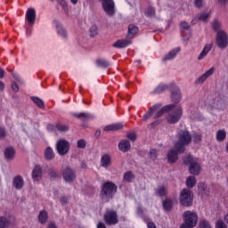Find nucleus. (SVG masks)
Masks as SVG:
<instances>
[{
  "instance_id": "nucleus-13",
  "label": "nucleus",
  "mask_w": 228,
  "mask_h": 228,
  "mask_svg": "<svg viewBox=\"0 0 228 228\" xmlns=\"http://www.w3.org/2000/svg\"><path fill=\"white\" fill-rule=\"evenodd\" d=\"M181 99H183V94H181V89L177 86H173L171 88V100L175 104H179L181 102Z\"/></svg>"
},
{
  "instance_id": "nucleus-47",
  "label": "nucleus",
  "mask_w": 228,
  "mask_h": 228,
  "mask_svg": "<svg viewBox=\"0 0 228 228\" xmlns=\"http://www.w3.org/2000/svg\"><path fill=\"white\" fill-rule=\"evenodd\" d=\"M208 17H209V13H206V12L200 13L199 15V20H201L202 22H206Z\"/></svg>"
},
{
  "instance_id": "nucleus-32",
  "label": "nucleus",
  "mask_w": 228,
  "mask_h": 228,
  "mask_svg": "<svg viewBox=\"0 0 228 228\" xmlns=\"http://www.w3.org/2000/svg\"><path fill=\"white\" fill-rule=\"evenodd\" d=\"M97 67H100V69H108L110 67V63L106 59H98L96 61Z\"/></svg>"
},
{
  "instance_id": "nucleus-61",
  "label": "nucleus",
  "mask_w": 228,
  "mask_h": 228,
  "mask_svg": "<svg viewBox=\"0 0 228 228\" xmlns=\"http://www.w3.org/2000/svg\"><path fill=\"white\" fill-rule=\"evenodd\" d=\"M193 227H195V226L191 225V224H186V223H183V224L180 226V228H193Z\"/></svg>"
},
{
  "instance_id": "nucleus-11",
  "label": "nucleus",
  "mask_w": 228,
  "mask_h": 228,
  "mask_svg": "<svg viewBox=\"0 0 228 228\" xmlns=\"http://www.w3.org/2000/svg\"><path fill=\"white\" fill-rule=\"evenodd\" d=\"M102 8L107 15L113 17L115 15V2L113 0H100Z\"/></svg>"
},
{
  "instance_id": "nucleus-16",
  "label": "nucleus",
  "mask_w": 228,
  "mask_h": 228,
  "mask_svg": "<svg viewBox=\"0 0 228 228\" xmlns=\"http://www.w3.org/2000/svg\"><path fill=\"white\" fill-rule=\"evenodd\" d=\"M179 53H181V47L172 49L162 58V61H172V60H175Z\"/></svg>"
},
{
  "instance_id": "nucleus-41",
  "label": "nucleus",
  "mask_w": 228,
  "mask_h": 228,
  "mask_svg": "<svg viewBox=\"0 0 228 228\" xmlns=\"http://www.w3.org/2000/svg\"><path fill=\"white\" fill-rule=\"evenodd\" d=\"M56 129L58 131H61V133H67V131H69V126L62 125V124H57L56 125Z\"/></svg>"
},
{
  "instance_id": "nucleus-3",
  "label": "nucleus",
  "mask_w": 228,
  "mask_h": 228,
  "mask_svg": "<svg viewBox=\"0 0 228 228\" xmlns=\"http://www.w3.org/2000/svg\"><path fill=\"white\" fill-rule=\"evenodd\" d=\"M191 143V134L188 131H182L178 134V141L175 144V149L177 152H184L186 145Z\"/></svg>"
},
{
  "instance_id": "nucleus-25",
  "label": "nucleus",
  "mask_w": 228,
  "mask_h": 228,
  "mask_svg": "<svg viewBox=\"0 0 228 228\" xmlns=\"http://www.w3.org/2000/svg\"><path fill=\"white\" fill-rule=\"evenodd\" d=\"M118 147L121 152H127L131 149V142L127 140H122Z\"/></svg>"
},
{
  "instance_id": "nucleus-45",
  "label": "nucleus",
  "mask_w": 228,
  "mask_h": 228,
  "mask_svg": "<svg viewBox=\"0 0 228 228\" xmlns=\"http://www.w3.org/2000/svg\"><path fill=\"white\" fill-rule=\"evenodd\" d=\"M77 149H85L86 147V141L84 139H80L77 142Z\"/></svg>"
},
{
  "instance_id": "nucleus-60",
  "label": "nucleus",
  "mask_w": 228,
  "mask_h": 228,
  "mask_svg": "<svg viewBox=\"0 0 228 228\" xmlns=\"http://www.w3.org/2000/svg\"><path fill=\"white\" fill-rule=\"evenodd\" d=\"M103 131L108 132V131H113V125H109L104 126Z\"/></svg>"
},
{
  "instance_id": "nucleus-2",
  "label": "nucleus",
  "mask_w": 228,
  "mask_h": 228,
  "mask_svg": "<svg viewBox=\"0 0 228 228\" xmlns=\"http://www.w3.org/2000/svg\"><path fill=\"white\" fill-rule=\"evenodd\" d=\"M118 189V187L113 182H105L100 192L102 202H110V200H113Z\"/></svg>"
},
{
  "instance_id": "nucleus-33",
  "label": "nucleus",
  "mask_w": 228,
  "mask_h": 228,
  "mask_svg": "<svg viewBox=\"0 0 228 228\" xmlns=\"http://www.w3.org/2000/svg\"><path fill=\"white\" fill-rule=\"evenodd\" d=\"M32 102H35L37 108H40L41 110H44L45 108V104L44 103V101L37 96L31 97Z\"/></svg>"
},
{
  "instance_id": "nucleus-17",
  "label": "nucleus",
  "mask_w": 228,
  "mask_h": 228,
  "mask_svg": "<svg viewBox=\"0 0 228 228\" xmlns=\"http://www.w3.org/2000/svg\"><path fill=\"white\" fill-rule=\"evenodd\" d=\"M183 152L177 151V150H175V148H174L173 150H170L167 152V161H168V163H170V164L175 163L179 159V154H183Z\"/></svg>"
},
{
  "instance_id": "nucleus-5",
  "label": "nucleus",
  "mask_w": 228,
  "mask_h": 228,
  "mask_svg": "<svg viewBox=\"0 0 228 228\" xmlns=\"http://www.w3.org/2000/svg\"><path fill=\"white\" fill-rule=\"evenodd\" d=\"M180 204L185 208H190L193 205V192L189 189H183L180 192Z\"/></svg>"
},
{
  "instance_id": "nucleus-10",
  "label": "nucleus",
  "mask_w": 228,
  "mask_h": 228,
  "mask_svg": "<svg viewBox=\"0 0 228 228\" xmlns=\"http://www.w3.org/2000/svg\"><path fill=\"white\" fill-rule=\"evenodd\" d=\"M183 220L186 225H192L195 227L197 222H199V216H197V213L188 210L183 213Z\"/></svg>"
},
{
  "instance_id": "nucleus-27",
  "label": "nucleus",
  "mask_w": 228,
  "mask_h": 228,
  "mask_svg": "<svg viewBox=\"0 0 228 228\" xmlns=\"http://www.w3.org/2000/svg\"><path fill=\"white\" fill-rule=\"evenodd\" d=\"M5 159L11 161L15 158V149L13 147H8L4 150Z\"/></svg>"
},
{
  "instance_id": "nucleus-42",
  "label": "nucleus",
  "mask_w": 228,
  "mask_h": 228,
  "mask_svg": "<svg viewBox=\"0 0 228 228\" xmlns=\"http://www.w3.org/2000/svg\"><path fill=\"white\" fill-rule=\"evenodd\" d=\"M90 37H97L98 33H99V28H97L96 25H93L90 29Z\"/></svg>"
},
{
  "instance_id": "nucleus-15",
  "label": "nucleus",
  "mask_w": 228,
  "mask_h": 228,
  "mask_svg": "<svg viewBox=\"0 0 228 228\" xmlns=\"http://www.w3.org/2000/svg\"><path fill=\"white\" fill-rule=\"evenodd\" d=\"M25 19L30 26H33L37 20V11L34 8L28 9Z\"/></svg>"
},
{
  "instance_id": "nucleus-39",
  "label": "nucleus",
  "mask_w": 228,
  "mask_h": 228,
  "mask_svg": "<svg viewBox=\"0 0 228 228\" xmlns=\"http://www.w3.org/2000/svg\"><path fill=\"white\" fill-rule=\"evenodd\" d=\"M212 28H213L214 31H216V33H218V31H224L221 29L222 23L220 21H218V20H215L213 21Z\"/></svg>"
},
{
  "instance_id": "nucleus-20",
  "label": "nucleus",
  "mask_w": 228,
  "mask_h": 228,
  "mask_svg": "<svg viewBox=\"0 0 228 228\" xmlns=\"http://www.w3.org/2000/svg\"><path fill=\"white\" fill-rule=\"evenodd\" d=\"M12 185L16 190H22L24 188V178L20 175H16L12 179Z\"/></svg>"
},
{
  "instance_id": "nucleus-50",
  "label": "nucleus",
  "mask_w": 228,
  "mask_h": 228,
  "mask_svg": "<svg viewBox=\"0 0 228 228\" xmlns=\"http://www.w3.org/2000/svg\"><path fill=\"white\" fill-rule=\"evenodd\" d=\"M193 140H194V142H195V143L200 142L202 141V134H195L193 135Z\"/></svg>"
},
{
  "instance_id": "nucleus-36",
  "label": "nucleus",
  "mask_w": 228,
  "mask_h": 228,
  "mask_svg": "<svg viewBox=\"0 0 228 228\" xmlns=\"http://www.w3.org/2000/svg\"><path fill=\"white\" fill-rule=\"evenodd\" d=\"M197 184V178L195 176H188L186 179V186L187 188H193Z\"/></svg>"
},
{
  "instance_id": "nucleus-24",
  "label": "nucleus",
  "mask_w": 228,
  "mask_h": 228,
  "mask_svg": "<svg viewBox=\"0 0 228 228\" xmlns=\"http://www.w3.org/2000/svg\"><path fill=\"white\" fill-rule=\"evenodd\" d=\"M38 222L42 225H45L47 224V220H49V214L47 213L46 210H41L38 214Z\"/></svg>"
},
{
  "instance_id": "nucleus-29",
  "label": "nucleus",
  "mask_w": 228,
  "mask_h": 228,
  "mask_svg": "<svg viewBox=\"0 0 228 228\" xmlns=\"http://www.w3.org/2000/svg\"><path fill=\"white\" fill-rule=\"evenodd\" d=\"M45 159L46 161H53L54 159V151L51 147H47L45 150Z\"/></svg>"
},
{
  "instance_id": "nucleus-54",
  "label": "nucleus",
  "mask_w": 228,
  "mask_h": 228,
  "mask_svg": "<svg viewBox=\"0 0 228 228\" xmlns=\"http://www.w3.org/2000/svg\"><path fill=\"white\" fill-rule=\"evenodd\" d=\"M6 138V130L4 127H0V140Z\"/></svg>"
},
{
  "instance_id": "nucleus-35",
  "label": "nucleus",
  "mask_w": 228,
  "mask_h": 228,
  "mask_svg": "<svg viewBox=\"0 0 228 228\" xmlns=\"http://www.w3.org/2000/svg\"><path fill=\"white\" fill-rule=\"evenodd\" d=\"M162 205H163L165 211H170L172 209V208L174 207V202L170 199H166L163 201Z\"/></svg>"
},
{
  "instance_id": "nucleus-40",
  "label": "nucleus",
  "mask_w": 228,
  "mask_h": 228,
  "mask_svg": "<svg viewBox=\"0 0 228 228\" xmlns=\"http://www.w3.org/2000/svg\"><path fill=\"white\" fill-rule=\"evenodd\" d=\"M149 158L152 161H156V159H158V151L156 149L151 150L149 153Z\"/></svg>"
},
{
  "instance_id": "nucleus-4",
  "label": "nucleus",
  "mask_w": 228,
  "mask_h": 228,
  "mask_svg": "<svg viewBox=\"0 0 228 228\" xmlns=\"http://www.w3.org/2000/svg\"><path fill=\"white\" fill-rule=\"evenodd\" d=\"M185 165H189V171L192 175H199L200 174V164H199L193 156L188 155L183 158Z\"/></svg>"
},
{
  "instance_id": "nucleus-56",
  "label": "nucleus",
  "mask_w": 228,
  "mask_h": 228,
  "mask_svg": "<svg viewBox=\"0 0 228 228\" xmlns=\"http://www.w3.org/2000/svg\"><path fill=\"white\" fill-rule=\"evenodd\" d=\"M128 140H131V142H136V134L130 133L127 134Z\"/></svg>"
},
{
  "instance_id": "nucleus-37",
  "label": "nucleus",
  "mask_w": 228,
  "mask_h": 228,
  "mask_svg": "<svg viewBox=\"0 0 228 228\" xmlns=\"http://www.w3.org/2000/svg\"><path fill=\"white\" fill-rule=\"evenodd\" d=\"M133 179H134V175H133V172L128 171L124 174L123 180L125 183H132Z\"/></svg>"
},
{
  "instance_id": "nucleus-34",
  "label": "nucleus",
  "mask_w": 228,
  "mask_h": 228,
  "mask_svg": "<svg viewBox=\"0 0 228 228\" xmlns=\"http://www.w3.org/2000/svg\"><path fill=\"white\" fill-rule=\"evenodd\" d=\"M156 195L159 197H167V187L164 185H159L156 191H155Z\"/></svg>"
},
{
  "instance_id": "nucleus-23",
  "label": "nucleus",
  "mask_w": 228,
  "mask_h": 228,
  "mask_svg": "<svg viewBox=\"0 0 228 228\" xmlns=\"http://www.w3.org/2000/svg\"><path fill=\"white\" fill-rule=\"evenodd\" d=\"M33 181H40L42 179V167L36 166L32 170Z\"/></svg>"
},
{
  "instance_id": "nucleus-9",
  "label": "nucleus",
  "mask_w": 228,
  "mask_h": 228,
  "mask_svg": "<svg viewBox=\"0 0 228 228\" xmlns=\"http://www.w3.org/2000/svg\"><path fill=\"white\" fill-rule=\"evenodd\" d=\"M56 149L60 156H65L70 151V142L65 139H60L56 143Z\"/></svg>"
},
{
  "instance_id": "nucleus-19",
  "label": "nucleus",
  "mask_w": 228,
  "mask_h": 228,
  "mask_svg": "<svg viewBox=\"0 0 228 228\" xmlns=\"http://www.w3.org/2000/svg\"><path fill=\"white\" fill-rule=\"evenodd\" d=\"M215 73V68H210L208 70H207L204 74H202L200 77L197 78L195 81L196 85H202L208 77H210V76H213Z\"/></svg>"
},
{
  "instance_id": "nucleus-63",
  "label": "nucleus",
  "mask_w": 228,
  "mask_h": 228,
  "mask_svg": "<svg viewBox=\"0 0 228 228\" xmlns=\"http://www.w3.org/2000/svg\"><path fill=\"white\" fill-rule=\"evenodd\" d=\"M94 136H95L96 138H99V136H101V129H98V130L95 131Z\"/></svg>"
},
{
  "instance_id": "nucleus-49",
  "label": "nucleus",
  "mask_w": 228,
  "mask_h": 228,
  "mask_svg": "<svg viewBox=\"0 0 228 228\" xmlns=\"http://www.w3.org/2000/svg\"><path fill=\"white\" fill-rule=\"evenodd\" d=\"M198 188H199V191H200V193H204V191H206V190H208V187L206 186V183H200L198 184Z\"/></svg>"
},
{
  "instance_id": "nucleus-14",
  "label": "nucleus",
  "mask_w": 228,
  "mask_h": 228,
  "mask_svg": "<svg viewBox=\"0 0 228 228\" xmlns=\"http://www.w3.org/2000/svg\"><path fill=\"white\" fill-rule=\"evenodd\" d=\"M53 24L55 25L57 35L66 40V38H69V34L67 33V30L65 28H63V25L60 23L58 20H54Z\"/></svg>"
},
{
  "instance_id": "nucleus-57",
  "label": "nucleus",
  "mask_w": 228,
  "mask_h": 228,
  "mask_svg": "<svg viewBox=\"0 0 228 228\" xmlns=\"http://www.w3.org/2000/svg\"><path fill=\"white\" fill-rule=\"evenodd\" d=\"M12 92H15V94H17V92H19V86L17 85V83H15V82L12 83Z\"/></svg>"
},
{
  "instance_id": "nucleus-51",
  "label": "nucleus",
  "mask_w": 228,
  "mask_h": 228,
  "mask_svg": "<svg viewBox=\"0 0 228 228\" xmlns=\"http://www.w3.org/2000/svg\"><path fill=\"white\" fill-rule=\"evenodd\" d=\"M216 228H227V224L224 221L219 220L216 222Z\"/></svg>"
},
{
  "instance_id": "nucleus-7",
  "label": "nucleus",
  "mask_w": 228,
  "mask_h": 228,
  "mask_svg": "<svg viewBox=\"0 0 228 228\" xmlns=\"http://www.w3.org/2000/svg\"><path fill=\"white\" fill-rule=\"evenodd\" d=\"M216 44L221 51L228 47V35L226 31H218L216 36Z\"/></svg>"
},
{
  "instance_id": "nucleus-59",
  "label": "nucleus",
  "mask_w": 228,
  "mask_h": 228,
  "mask_svg": "<svg viewBox=\"0 0 228 228\" xmlns=\"http://www.w3.org/2000/svg\"><path fill=\"white\" fill-rule=\"evenodd\" d=\"M69 202V198L63 196L61 198V206H65Z\"/></svg>"
},
{
  "instance_id": "nucleus-6",
  "label": "nucleus",
  "mask_w": 228,
  "mask_h": 228,
  "mask_svg": "<svg viewBox=\"0 0 228 228\" xmlns=\"http://www.w3.org/2000/svg\"><path fill=\"white\" fill-rule=\"evenodd\" d=\"M173 110H174L170 112L167 118L168 124H177V122L181 120V117H183V106H181V104H175Z\"/></svg>"
},
{
  "instance_id": "nucleus-62",
  "label": "nucleus",
  "mask_w": 228,
  "mask_h": 228,
  "mask_svg": "<svg viewBox=\"0 0 228 228\" xmlns=\"http://www.w3.org/2000/svg\"><path fill=\"white\" fill-rule=\"evenodd\" d=\"M96 228H106V224L104 223H102V222H99L97 224Z\"/></svg>"
},
{
  "instance_id": "nucleus-28",
  "label": "nucleus",
  "mask_w": 228,
  "mask_h": 228,
  "mask_svg": "<svg viewBox=\"0 0 228 228\" xmlns=\"http://www.w3.org/2000/svg\"><path fill=\"white\" fill-rule=\"evenodd\" d=\"M166 90H168V86L165 84H160L156 86V88L151 93L152 95L163 94V92H166Z\"/></svg>"
},
{
  "instance_id": "nucleus-31",
  "label": "nucleus",
  "mask_w": 228,
  "mask_h": 228,
  "mask_svg": "<svg viewBox=\"0 0 228 228\" xmlns=\"http://www.w3.org/2000/svg\"><path fill=\"white\" fill-rule=\"evenodd\" d=\"M227 138V132L225 129H220L216 134V139L217 142H224Z\"/></svg>"
},
{
  "instance_id": "nucleus-30",
  "label": "nucleus",
  "mask_w": 228,
  "mask_h": 228,
  "mask_svg": "<svg viewBox=\"0 0 228 228\" xmlns=\"http://www.w3.org/2000/svg\"><path fill=\"white\" fill-rule=\"evenodd\" d=\"M74 117L80 118V120H90L94 118V115L87 112L75 113Z\"/></svg>"
},
{
  "instance_id": "nucleus-22",
  "label": "nucleus",
  "mask_w": 228,
  "mask_h": 228,
  "mask_svg": "<svg viewBox=\"0 0 228 228\" xmlns=\"http://www.w3.org/2000/svg\"><path fill=\"white\" fill-rule=\"evenodd\" d=\"M138 31H140V29L138 28V27L136 25L134 24H130L128 26V33H127V37L130 40H132V38H134V37H136V35H138Z\"/></svg>"
},
{
  "instance_id": "nucleus-58",
  "label": "nucleus",
  "mask_w": 228,
  "mask_h": 228,
  "mask_svg": "<svg viewBox=\"0 0 228 228\" xmlns=\"http://www.w3.org/2000/svg\"><path fill=\"white\" fill-rule=\"evenodd\" d=\"M57 1L63 10H67V3L65 2V0H57Z\"/></svg>"
},
{
  "instance_id": "nucleus-18",
  "label": "nucleus",
  "mask_w": 228,
  "mask_h": 228,
  "mask_svg": "<svg viewBox=\"0 0 228 228\" xmlns=\"http://www.w3.org/2000/svg\"><path fill=\"white\" fill-rule=\"evenodd\" d=\"M133 41L126 37V39H119L116 43L112 45V47H116L117 49H124L127 47V45H131Z\"/></svg>"
},
{
  "instance_id": "nucleus-1",
  "label": "nucleus",
  "mask_w": 228,
  "mask_h": 228,
  "mask_svg": "<svg viewBox=\"0 0 228 228\" xmlns=\"http://www.w3.org/2000/svg\"><path fill=\"white\" fill-rule=\"evenodd\" d=\"M161 106H162L161 103H157V104L153 105L151 108H150L149 110L147 111V113H145L142 116V120L144 122H147L149 120V118H151V117H152V115H154L153 118L155 120L157 118H159L160 117H163V113H165V111H170V110H174V108H175V103L166 105L162 108H161Z\"/></svg>"
},
{
  "instance_id": "nucleus-53",
  "label": "nucleus",
  "mask_w": 228,
  "mask_h": 228,
  "mask_svg": "<svg viewBox=\"0 0 228 228\" xmlns=\"http://www.w3.org/2000/svg\"><path fill=\"white\" fill-rule=\"evenodd\" d=\"M212 110H218L220 108V104L218 99L214 100V102L211 104Z\"/></svg>"
},
{
  "instance_id": "nucleus-52",
  "label": "nucleus",
  "mask_w": 228,
  "mask_h": 228,
  "mask_svg": "<svg viewBox=\"0 0 228 228\" xmlns=\"http://www.w3.org/2000/svg\"><path fill=\"white\" fill-rule=\"evenodd\" d=\"M196 8H202L204 6V0H194Z\"/></svg>"
},
{
  "instance_id": "nucleus-21",
  "label": "nucleus",
  "mask_w": 228,
  "mask_h": 228,
  "mask_svg": "<svg viewBox=\"0 0 228 228\" xmlns=\"http://www.w3.org/2000/svg\"><path fill=\"white\" fill-rule=\"evenodd\" d=\"M211 49H213V43L207 44L204 46L201 53H200V55L198 56L199 61L204 60V58H206L208 56V54L209 53V51H211Z\"/></svg>"
},
{
  "instance_id": "nucleus-8",
  "label": "nucleus",
  "mask_w": 228,
  "mask_h": 228,
  "mask_svg": "<svg viewBox=\"0 0 228 228\" xmlns=\"http://www.w3.org/2000/svg\"><path fill=\"white\" fill-rule=\"evenodd\" d=\"M103 219L107 225H117L118 224V215L115 210H107L103 216Z\"/></svg>"
},
{
  "instance_id": "nucleus-46",
  "label": "nucleus",
  "mask_w": 228,
  "mask_h": 228,
  "mask_svg": "<svg viewBox=\"0 0 228 228\" xmlns=\"http://www.w3.org/2000/svg\"><path fill=\"white\" fill-rule=\"evenodd\" d=\"M200 228H211V224H209V222L206 220H201L199 224Z\"/></svg>"
},
{
  "instance_id": "nucleus-12",
  "label": "nucleus",
  "mask_w": 228,
  "mask_h": 228,
  "mask_svg": "<svg viewBox=\"0 0 228 228\" xmlns=\"http://www.w3.org/2000/svg\"><path fill=\"white\" fill-rule=\"evenodd\" d=\"M62 177L65 181V183H74L76 181V170L70 168V167H65L62 170Z\"/></svg>"
},
{
  "instance_id": "nucleus-26",
  "label": "nucleus",
  "mask_w": 228,
  "mask_h": 228,
  "mask_svg": "<svg viewBox=\"0 0 228 228\" xmlns=\"http://www.w3.org/2000/svg\"><path fill=\"white\" fill-rule=\"evenodd\" d=\"M111 165V157L110 155L105 154L101 158V167L102 168H108Z\"/></svg>"
},
{
  "instance_id": "nucleus-48",
  "label": "nucleus",
  "mask_w": 228,
  "mask_h": 228,
  "mask_svg": "<svg viewBox=\"0 0 228 228\" xmlns=\"http://www.w3.org/2000/svg\"><path fill=\"white\" fill-rule=\"evenodd\" d=\"M124 127V125L122 123H116L112 124V129L113 131H120Z\"/></svg>"
},
{
  "instance_id": "nucleus-38",
  "label": "nucleus",
  "mask_w": 228,
  "mask_h": 228,
  "mask_svg": "<svg viewBox=\"0 0 228 228\" xmlns=\"http://www.w3.org/2000/svg\"><path fill=\"white\" fill-rule=\"evenodd\" d=\"M10 220L4 216H0V228H9Z\"/></svg>"
},
{
  "instance_id": "nucleus-55",
  "label": "nucleus",
  "mask_w": 228,
  "mask_h": 228,
  "mask_svg": "<svg viewBox=\"0 0 228 228\" xmlns=\"http://www.w3.org/2000/svg\"><path fill=\"white\" fill-rule=\"evenodd\" d=\"M181 29H190V25L185 20L180 23Z\"/></svg>"
},
{
  "instance_id": "nucleus-44",
  "label": "nucleus",
  "mask_w": 228,
  "mask_h": 228,
  "mask_svg": "<svg viewBox=\"0 0 228 228\" xmlns=\"http://www.w3.org/2000/svg\"><path fill=\"white\" fill-rule=\"evenodd\" d=\"M48 172H49V175L52 179H59L60 178V175L57 174L56 170L50 168Z\"/></svg>"
},
{
  "instance_id": "nucleus-43",
  "label": "nucleus",
  "mask_w": 228,
  "mask_h": 228,
  "mask_svg": "<svg viewBox=\"0 0 228 228\" xmlns=\"http://www.w3.org/2000/svg\"><path fill=\"white\" fill-rule=\"evenodd\" d=\"M145 15L147 17H156V9H154L152 7H149L147 9V12H145Z\"/></svg>"
},
{
  "instance_id": "nucleus-64",
  "label": "nucleus",
  "mask_w": 228,
  "mask_h": 228,
  "mask_svg": "<svg viewBox=\"0 0 228 228\" xmlns=\"http://www.w3.org/2000/svg\"><path fill=\"white\" fill-rule=\"evenodd\" d=\"M48 228H58V226H56L54 223H51L50 224H48Z\"/></svg>"
}]
</instances>
